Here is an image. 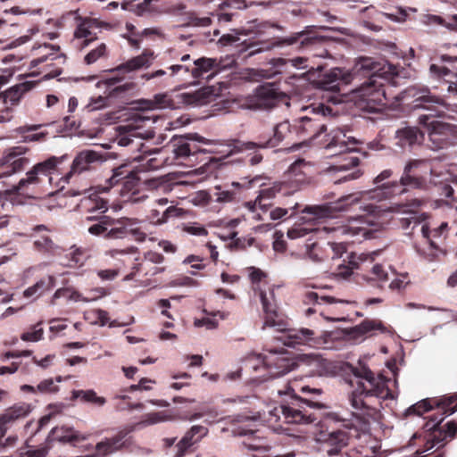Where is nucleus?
Returning <instances> with one entry per match:
<instances>
[{
	"label": "nucleus",
	"mask_w": 457,
	"mask_h": 457,
	"mask_svg": "<svg viewBox=\"0 0 457 457\" xmlns=\"http://www.w3.org/2000/svg\"><path fill=\"white\" fill-rule=\"evenodd\" d=\"M370 73L369 81L352 92L351 99L361 110L375 112L386 105V95L383 85L377 79H390L394 77L407 76L404 69L387 62H375L372 58H361L356 63L353 73Z\"/></svg>",
	"instance_id": "obj_2"
},
{
	"label": "nucleus",
	"mask_w": 457,
	"mask_h": 457,
	"mask_svg": "<svg viewBox=\"0 0 457 457\" xmlns=\"http://www.w3.org/2000/svg\"><path fill=\"white\" fill-rule=\"evenodd\" d=\"M212 145H214L216 148L211 152L220 154L221 157L219 160L256 148V144L253 142L230 141L228 143H220L212 141Z\"/></svg>",
	"instance_id": "obj_25"
},
{
	"label": "nucleus",
	"mask_w": 457,
	"mask_h": 457,
	"mask_svg": "<svg viewBox=\"0 0 457 457\" xmlns=\"http://www.w3.org/2000/svg\"><path fill=\"white\" fill-rule=\"evenodd\" d=\"M49 230L44 226L39 225L34 228V245L41 252H53L57 246L48 235Z\"/></svg>",
	"instance_id": "obj_31"
},
{
	"label": "nucleus",
	"mask_w": 457,
	"mask_h": 457,
	"mask_svg": "<svg viewBox=\"0 0 457 457\" xmlns=\"http://www.w3.org/2000/svg\"><path fill=\"white\" fill-rule=\"evenodd\" d=\"M104 23L96 19H85L77 27L74 36L77 39H83L81 46H86L89 42L95 40L99 29ZM104 26H107L104 24Z\"/></svg>",
	"instance_id": "obj_24"
},
{
	"label": "nucleus",
	"mask_w": 457,
	"mask_h": 457,
	"mask_svg": "<svg viewBox=\"0 0 457 457\" xmlns=\"http://www.w3.org/2000/svg\"><path fill=\"white\" fill-rule=\"evenodd\" d=\"M118 222L124 224L126 236L130 234L134 237L137 241H144L145 234L140 229V221L137 219L121 218L119 219Z\"/></svg>",
	"instance_id": "obj_43"
},
{
	"label": "nucleus",
	"mask_w": 457,
	"mask_h": 457,
	"mask_svg": "<svg viewBox=\"0 0 457 457\" xmlns=\"http://www.w3.org/2000/svg\"><path fill=\"white\" fill-rule=\"evenodd\" d=\"M126 166L118 167L113 170V175L109 179V185L112 187L118 183L120 179H125L124 185L120 189V195L125 201L137 203L145 198V196L137 197L136 195L138 193L137 179L133 174V170H125Z\"/></svg>",
	"instance_id": "obj_13"
},
{
	"label": "nucleus",
	"mask_w": 457,
	"mask_h": 457,
	"mask_svg": "<svg viewBox=\"0 0 457 457\" xmlns=\"http://www.w3.org/2000/svg\"><path fill=\"white\" fill-rule=\"evenodd\" d=\"M353 75L339 68H334L325 72L317 81L320 89L327 91H338L340 83L348 84L352 81Z\"/></svg>",
	"instance_id": "obj_18"
},
{
	"label": "nucleus",
	"mask_w": 457,
	"mask_h": 457,
	"mask_svg": "<svg viewBox=\"0 0 457 457\" xmlns=\"http://www.w3.org/2000/svg\"><path fill=\"white\" fill-rule=\"evenodd\" d=\"M50 436L52 440L71 443L73 441L85 440L86 436H82L79 432L75 431L72 428L56 427L52 429Z\"/></svg>",
	"instance_id": "obj_36"
},
{
	"label": "nucleus",
	"mask_w": 457,
	"mask_h": 457,
	"mask_svg": "<svg viewBox=\"0 0 457 457\" xmlns=\"http://www.w3.org/2000/svg\"><path fill=\"white\" fill-rule=\"evenodd\" d=\"M280 355V351L264 350L261 353H249L245 359V366L255 371L266 370L268 376L270 377L275 362H277Z\"/></svg>",
	"instance_id": "obj_16"
},
{
	"label": "nucleus",
	"mask_w": 457,
	"mask_h": 457,
	"mask_svg": "<svg viewBox=\"0 0 457 457\" xmlns=\"http://www.w3.org/2000/svg\"><path fill=\"white\" fill-rule=\"evenodd\" d=\"M372 275L371 279L379 282H386L388 280V270L386 266L376 263L370 270Z\"/></svg>",
	"instance_id": "obj_58"
},
{
	"label": "nucleus",
	"mask_w": 457,
	"mask_h": 457,
	"mask_svg": "<svg viewBox=\"0 0 457 457\" xmlns=\"http://www.w3.org/2000/svg\"><path fill=\"white\" fill-rule=\"evenodd\" d=\"M315 231V228L312 227H306L301 224L295 225L293 228L288 229L287 237L290 239H298L301 237H304Z\"/></svg>",
	"instance_id": "obj_52"
},
{
	"label": "nucleus",
	"mask_w": 457,
	"mask_h": 457,
	"mask_svg": "<svg viewBox=\"0 0 457 457\" xmlns=\"http://www.w3.org/2000/svg\"><path fill=\"white\" fill-rule=\"evenodd\" d=\"M160 0H124L121 8L133 12L138 16L152 15L163 12L165 6L159 4Z\"/></svg>",
	"instance_id": "obj_22"
},
{
	"label": "nucleus",
	"mask_w": 457,
	"mask_h": 457,
	"mask_svg": "<svg viewBox=\"0 0 457 457\" xmlns=\"http://www.w3.org/2000/svg\"><path fill=\"white\" fill-rule=\"evenodd\" d=\"M320 440L324 441L331 446H335V450L332 449L328 451L329 454H332L334 452L337 451V448H341L347 444V437L342 431H334L328 435H324L323 438H320Z\"/></svg>",
	"instance_id": "obj_46"
},
{
	"label": "nucleus",
	"mask_w": 457,
	"mask_h": 457,
	"mask_svg": "<svg viewBox=\"0 0 457 457\" xmlns=\"http://www.w3.org/2000/svg\"><path fill=\"white\" fill-rule=\"evenodd\" d=\"M193 68L191 70V79H198L204 73H207L216 67H218L219 62L216 59L213 58H205L202 57L193 62Z\"/></svg>",
	"instance_id": "obj_40"
},
{
	"label": "nucleus",
	"mask_w": 457,
	"mask_h": 457,
	"mask_svg": "<svg viewBox=\"0 0 457 457\" xmlns=\"http://www.w3.org/2000/svg\"><path fill=\"white\" fill-rule=\"evenodd\" d=\"M175 419V415L171 411H162L149 412L143 416L141 421L135 425L136 427L142 428L151 425H155L166 421H170Z\"/></svg>",
	"instance_id": "obj_38"
},
{
	"label": "nucleus",
	"mask_w": 457,
	"mask_h": 457,
	"mask_svg": "<svg viewBox=\"0 0 457 457\" xmlns=\"http://www.w3.org/2000/svg\"><path fill=\"white\" fill-rule=\"evenodd\" d=\"M108 99L105 96H98L96 97H91L85 106V109L87 112H94L97 110H101L107 105Z\"/></svg>",
	"instance_id": "obj_61"
},
{
	"label": "nucleus",
	"mask_w": 457,
	"mask_h": 457,
	"mask_svg": "<svg viewBox=\"0 0 457 457\" xmlns=\"http://www.w3.org/2000/svg\"><path fill=\"white\" fill-rule=\"evenodd\" d=\"M111 223L107 233L105 234L106 238L110 239H118V238H123L126 237L124 224L121 222H118V220L112 219L111 218Z\"/></svg>",
	"instance_id": "obj_51"
},
{
	"label": "nucleus",
	"mask_w": 457,
	"mask_h": 457,
	"mask_svg": "<svg viewBox=\"0 0 457 457\" xmlns=\"http://www.w3.org/2000/svg\"><path fill=\"white\" fill-rule=\"evenodd\" d=\"M326 149L332 152L333 154H340L345 152L356 150V145L360 141L353 137H348L341 129H334L327 136Z\"/></svg>",
	"instance_id": "obj_15"
},
{
	"label": "nucleus",
	"mask_w": 457,
	"mask_h": 457,
	"mask_svg": "<svg viewBox=\"0 0 457 457\" xmlns=\"http://www.w3.org/2000/svg\"><path fill=\"white\" fill-rule=\"evenodd\" d=\"M110 217H104L98 223L92 225L88 228V232L94 236H102L105 237L107 230L112 225Z\"/></svg>",
	"instance_id": "obj_57"
},
{
	"label": "nucleus",
	"mask_w": 457,
	"mask_h": 457,
	"mask_svg": "<svg viewBox=\"0 0 457 457\" xmlns=\"http://www.w3.org/2000/svg\"><path fill=\"white\" fill-rule=\"evenodd\" d=\"M295 365L296 364L294 360L287 356L286 351L282 350L280 351V355L277 362H275V367H273L269 378H272L282 376L294 370Z\"/></svg>",
	"instance_id": "obj_41"
},
{
	"label": "nucleus",
	"mask_w": 457,
	"mask_h": 457,
	"mask_svg": "<svg viewBox=\"0 0 457 457\" xmlns=\"http://www.w3.org/2000/svg\"><path fill=\"white\" fill-rule=\"evenodd\" d=\"M65 160L66 155L59 157L51 156L43 162L36 163L25 173V176L20 179L17 185H13L5 190V194L8 195H21L32 197L31 193L34 187L40 184V176L47 177L49 184L53 185L54 177L61 175V165Z\"/></svg>",
	"instance_id": "obj_5"
},
{
	"label": "nucleus",
	"mask_w": 457,
	"mask_h": 457,
	"mask_svg": "<svg viewBox=\"0 0 457 457\" xmlns=\"http://www.w3.org/2000/svg\"><path fill=\"white\" fill-rule=\"evenodd\" d=\"M314 393L317 395L321 394V390L319 388H311L309 386H302L297 379L290 380L287 384V389L285 391L278 390V394L279 395H291L292 397L296 399V393Z\"/></svg>",
	"instance_id": "obj_42"
},
{
	"label": "nucleus",
	"mask_w": 457,
	"mask_h": 457,
	"mask_svg": "<svg viewBox=\"0 0 457 457\" xmlns=\"http://www.w3.org/2000/svg\"><path fill=\"white\" fill-rule=\"evenodd\" d=\"M181 210L177 209L173 206L168 207L162 212H159L156 209H152L150 214L148 215V219L151 223L162 224L166 222L169 217L179 216Z\"/></svg>",
	"instance_id": "obj_44"
},
{
	"label": "nucleus",
	"mask_w": 457,
	"mask_h": 457,
	"mask_svg": "<svg viewBox=\"0 0 457 457\" xmlns=\"http://www.w3.org/2000/svg\"><path fill=\"white\" fill-rule=\"evenodd\" d=\"M391 175L390 170H385L374 179V183L378 185L377 188L344 195L335 203L307 206L303 212L312 214L313 218L321 219L331 216L333 212H349L358 205L359 210L362 212L361 215L353 217L345 224L337 227H324L323 230L345 240L375 238L377 234L384 229V219L387 213H413V209L421 205V201L417 199L408 204H393L389 207L365 203L366 200L381 201L393 195H402L406 191L400 181L381 184Z\"/></svg>",
	"instance_id": "obj_1"
},
{
	"label": "nucleus",
	"mask_w": 457,
	"mask_h": 457,
	"mask_svg": "<svg viewBox=\"0 0 457 457\" xmlns=\"http://www.w3.org/2000/svg\"><path fill=\"white\" fill-rule=\"evenodd\" d=\"M97 153L92 150L80 152L74 159L70 172L60 177L55 183V187L62 189L68 183L71 175L74 172H82L88 170L89 165L99 160Z\"/></svg>",
	"instance_id": "obj_17"
},
{
	"label": "nucleus",
	"mask_w": 457,
	"mask_h": 457,
	"mask_svg": "<svg viewBox=\"0 0 457 457\" xmlns=\"http://www.w3.org/2000/svg\"><path fill=\"white\" fill-rule=\"evenodd\" d=\"M28 151L29 148L22 145L5 150L0 157V179L22 171L30 162L29 159L24 156Z\"/></svg>",
	"instance_id": "obj_11"
},
{
	"label": "nucleus",
	"mask_w": 457,
	"mask_h": 457,
	"mask_svg": "<svg viewBox=\"0 0 457 457\" xmlns=\"http://www.w3.org/2000/svg\"><path fill=\"white\" fill-rule=\"evenodd\" d=\"M422 137V132L414 127H404L395 132L396 144L400 146L413 145Z\"/></svg>",
	"instance_id": "obj_37"
},
{
	"label": "nucleus",
	"mask_w": 457,
	"mask_h": 457,
	"mask_svg": "<svg viewBox=\"0 0 457 457\" xmlns=\"http://www.w3.org/2000/svg\"><path fill=\"white\" fill-rule=\"evenodd\" d=\"M182 230L189 235L197 237H205L208 234L206 228L198 223L184 224Z\"/></svg>",
	"instance_id": "obj_62"
},
{
	"label": "nucleus",
	"mask_w": 457,
	"mask_h": 457,
	"mask_svg": "<svg viewBox=\"0 0 457 457\" xmlns=\"http://www.w3.org/2000/svg\"><path fill=\"white\" fill-rule=\"evenodd\" d=\"M406 94L414 98L413 108H422L430 110L433 104H444V101L435 96H432L429 90L426 87L422 88H410Z\"/></svg>",
	"instance_id": "obj_27"
},
{
	"label": "nucleus",
	"mask_w": 457,
	"mask_h": 457,
	"mask_svg": "<svg viewBox=\"0 0 457 457\" xmlns=\"http://www.w3.org/2000/svg\"><path fill=\"white\" fill-rule=\"evenodd\" d=\"M74 399L79 398L84 403H91L96 406H103L106 400L104 397L98 396L94 390H74L72 392Z\"/></svg>",
	"instance_id": "obj_45"
},
{
	"label": "nucleus",
	"mask_w": 457,
	"mask_h": 457,
	"mask_svg": "<svg viewBox=\"0 0 457 457\" xmlns=\"http://www.w3.org/2000/svg\"><path fill=\"white\" fill-rule=\"evenodd\" d=\"M112 187V185L106 187H91L84 191L86 196L82 199L81 204L89 213H104L108 210L107 202L98 196V194L105 192Z\"/></svg>",
	"instance_id": "obj_21"
},
{
	"label": "nucleus",
	"mask_w": 457,
	"mask_h": 457,
	"mask_svg": "<svg viewBox=\"0 0 457 457\" xmlns=\"http://www.w3.org/2000/svg\"><path fill=\"white\" fill-rule=\"evenodd\" d=\"M301 361L310 367L313 375L327 376L330 373L329 363L318 355H306L301 358Z\"/></svg>",
	"instance_id": "obj_35"
},
{
	"label": "nucleus",
	"mask_w": 457,
	"mask_h": 457,
	"mask_svg": "<svg viewBox=\"0 0 457 457\" xmlns=\"http://www.w3.org/2000/svg\"><path fill=\"white\" fill-rule=\"evenodd\" d=\"M433 170L429 162L426 160H411L404 167L400 179L403 188H422L427 184V176L432 175Z\"/></svg>",
	"instance_id": "obj_10"
},
{
	"label": "nucleus",
	"mask_w": 457,
	"mask_h": 457,
	"mask_svg": "<svg viewBox=\"0 0 457 457\" xmlns=\"http://www.w3.org/2000/svg\"><path fill=\"white\" fill-rule=\"evenodd\" d=\"M107 48L104 43H100L92 49L86 56L85 62L88 65L95 63L101 57L106 55Z\"/></svg>",
	"instance_id": "obj_53"
},
{
	"label": "nucleus",
	"mask_w": 457,
	"mask_h": 457,
	"mask_svg": "<svg viewBox=\"0 0 457 457\" xmlns=\"http://www.w3.org/2000/svg\"><path fill=\"white\" fill-rule=\"evenodd\" d=\"M291 125L287 121H283L275 126L273 137L266 142L255 143L256 147H274L282 142L290 133Z\"/></svg>",
	"instance_id": "obj_34"
},
{
	"label": "nucleus",
	"mask_w": 457,
	"mask_h": 457,
	"mask_svg": "<svg viewBox=\"0 0 457 457\" xmlns=\"http://www.w3.org/2000/svg\"><path fill=\"white\" fill-rule=\"evenodd\" d=\"M154 59L153 52H144L142 54L137 55L125 63L117 67V71L122 73H129L143 67H148Z\"/></svg>",
	"instance_id": "obj_32"
},
{
	"label": "nucleus",
	"mask_w": 457,
	"mask_h": 457,
	"mask_svg": "<svg viewBox=\"0 0 457 457\" xmlns=\"http://www.w3.org/2000/svg\"><path fill=\"white\" fill-rule=\"evenodd\" d=\"M122 445L123 442H121V438L120 436H116L112 439H107L105 441L98 443L96 445V450L98 453L106 455L118 450Z\"/></svg>",
	"instance_id": "obj_48"
},
{
	"label": "nucleus",
	"mask_w": 457,
	"mask_h": 457,
	"mask_svg": "<svg viewBox=\"0 0 457 457\" xmlns=\"http://www.w3.org/2000/svg\"><path fill=\"white\" fill-rule=\"evenodd\" d=\"M33 409L34 406L29 403H19L13 404L0 415V427L13 424L18 420L27 418Z\"/></svg>",
	"instance_id": "obj_23"
},
{
	"label": "nucleus",
	"mask_w": 457,
	"mask_h": 457,
	"mask_svg": "<svg viewBox=\"0 0 457 457\" xmlns=\"http://www.w3.org/2000/svg\"><path fill=\"white\" fill-rule=\"evenodd\" d=\"M281 191L279 183H273L271 186L262 188L254 202H246L245 206L251 212H254L257 208L266 210L269 204L266 203L273 199Z\"/></svg>",
	"instance_id": "obj_28"
},
{
	"label": "nucleus",
	"mask_w": 457,
	"mask_h": 457,
	"mask_svg": "<svg viewBox=\"0 0 457 457\" xmlns=\"http://www.w3.org/2000/svg\"><path fill=\"white\" fill-rule=\"evenodd\" d=\"M191 67L188 64L175 63L168 68L169 75L171 78H176L179 80H184L191 78Z\"/></svg>",
	"instance_id": "obj_49"
},
{
	"label": "nucleus",
	"mask_w": 457,
	"mask_h": 457,
	"mask_svg": "<svg viewBox=\"0 0 457 457\" xmlns=\"http://www.w3.org/2000/svg\"><path fill=\"white\" fill-rule=\"evenodd\" d=\"M151 120L150 117L144 112H135L132 114L129 122L119 127L120 135L117 138L118 145L120 146H129L143 152V154L133 157L135 161L145 162L142 164V171L154 170L166 166L172 165V159L167 154L165 150L154 149L153 152L142 142L143 134L140 132L145 122ZM144 134V137H151L153 135L150 130Z\"/></svg>",
	"instance_id": "obj_4"
},
{
	"label": "nucleus",
	"mask_w": 457,
	"mask_h": 457,
	"mask_svg": "<svg viewBox=\"0 0 457 457\" xmlns=\"http://www.w3.org/2000/svg\"><path fill=\"white\" fill-rule=\"evenodd\" d=\"M250 270V278L252 282L256 285L253 289L259 291V295L264 312L263 326L275 328L278 330H283L285 328V322L283 318L278 312L273 289L269 287L268 291H266L258 286V283L265 278V274L259 269L251 268Z\"/></svg>",
	"instance_id": "obj_8"
},
{
	"label": "nucleus",
	"mask_w": 457,
	"mask_h": 457,
	"mask_svg": "<svg viewBox=\"0 0 457 457\" xmlns=\"http://www.w3.org/2000/svg\"><path fill=\"white\" fill-rule=\"evenodd\" d=\"M58 298H64L70 303H88V299L86 298L85 295L72 287L57 289L53 295L51 303L55 304V300Z\"/></svg>",
	"instance_id": "obj_39"
},
{
	"label": "nucleus",
	"mask_w": 457,
	"mask_h": 457,
	"mask_svg": "<svg viewBox=\"0 0 457 457\" xmlns=\"http://www.w3.org/2000/svg\"><path fill=\"white\" fill-rule=\"evenodd\" d=\"M294 130L297 131L300 137H308V142L316 139L321 133L326 130V126L321 124L320 120L309 117H303L295 121ZM307 140L303 139V142L295 144L291 147L295 151L299 149L302 145H306Z\"/></svg>",
	"instance_id": "obj_14"
},
{
	"label": "nucleus",
	"mask_w": 457,
	"mask_h": 457,
	"mask_svg": "<svg viewBox=\"0 0 457 457\" xmlns=\"http://www.w3.org/2000/svg\"><path fill=\"white\" fill-rule=\"evenodd\" d=\"M205 93L204 91H197L193 94L182 93L179 98L186 104L201 105L205 103L204 100Z\"/></svg>",
	"instance_id": "obj_54"
},
{
	"label": "nucleus",
	"mask_w": 457,
	"mask_h": 457,
	"mask_svg": "<svg viewBox=\"0 0 457 457\" xmlns=\"http://www.w3.org/2000/svg\"><path fill=\"white\" fill-rule=\"evenodd\" d=\"M56 37V33L54 32L40 34L39 29L34 27L29 29L24 35L12 40L10 43L0 39V50L15 48L34 40L35 43L31 52L37 57L31 61L30 64L32 67H36L37 64L46 62L48 58L53 59V56L57 54L60 47L47 42L54 39Z\"/></svg>",
	"instance_id": "obj_6"
},
{
	"label": "nucleus",
	"mask_w": 457,
	"mask_h": 457,
	"mask_svg": "<svg viewBox=\"0 0 457 457\" xmlns=\"http://www.w3.org/2000/svg\"><path fill=\"white\" fill-rule=\"evenodd\" d=\"M70 256V266L71 267H80L86 262V255L80 248L71 247L69 253Z\"/></svg>",
	"instance_id": "obj_59"
},
{
	"label": "nucleus",
	"mask_w": 457,
	"mask_h": 457,
	"mask_svg": "<svg viewBox=\"0 0 457 457\" xmlns=\"http://www.w3.org/2000/svg\"><path fill=\"white\" fill-rule=\"evenodd\" d=\"M330 337L331 333L328 331L316 335L313 330L303 328L291 331L288 334L287 340L285 341V345L291 347L297 345H308L313 348L326 347L329 343Z\"/></svg>",
	"instance_id": "obj_12"
},
{
	"label": "nucleus",
	"mask_w": 457,
	"mask_h": 457,
	"mask_svg": "<svg viewBox=\"0 0 457 457\" xmlns=\"http://www.w3.org/2000/svg\"><path fill=\"white\" fill-rule=\"evenodd\" d=\"M217 317H219L220 320H224L226 319L227 315L220 312L208 313L202 319H195L194 321V326L195 328L204 327L206 329H214L219 325Z\"/></svg>",
	"instance_id": "obj_47"
},
{
	"label": "nucleus",
	"mask_w": 457,
	"mask_h": 457,
	"mask_svg": "<svg viewBox=\"0 0 457 457\" xmlns=\"http://www.w3.org/2000/svg\"><path fill=\"white\" fill-rule=\"evenodd\" d=\"M311 403L304 401L301 398H296L294 402L287 405H280L268 410L267 413L258 412L257 417L248 418L243 417L242 420L254 421L256 420H262L270 424L277 422L280 419V415L285 422L289 424H310L316 420L314 416L309 412L307 406Z\"/></svg>",
	"instance_id": "obj_7"
},
{
	"label": "nucleus",
	"mask_w": 457,
	"mask_h": 457,
	"mask_svg": "<svg viewBox=\"0 0 457 457\" xmlns=\"http://www.w3.org/2000/svg\"><path fill=\"white\" fill-rule=\"evenodd\" d=\"M172 106L173 104L167 94H158L154 96V100L148 104L147 109H162Z\"/></svg>",
	"instance_id": "obj_55"
},
{
	"label": "nucleus",
	"mask_w": 457,
	"mask_h": 457,
	"mask_svg": "<svg viewBox=\"0 0 457 457\" xmlns=\"http://www.w3.org/2000/svg\"><path fill=\"white\" fill-rule=\"evenodd\" d=\"M37 389L40 394H54L59 391V386L53 378H46L37 386Z\"/></svg>",
	"instance_id": "obj_60"
},
{
	"label": "nucleus",
	"mask_w": 457,
	"mask_h": 457,
	"mask_svg": "<svg viewBox=\"0 0 457 457\" xmlns=\"http://www.w3.org/2000/svg\"><path fill=\"white\" fill-rule=\"evenodd\" d=\"M444 255H445V252L439 248L433 239H429L428 248L424 253L425 258L428 262H435L439 260V258Z\"/></svg>",
	"instance_id": "obj_56"
},
{
	"label": "nucleus",
	"mask_w": 457,
	"mask_h": 457,
	"mask_svg": "<svg viewBox=\"0 0 457 457\" xmlns=\"http://www.w3.org/2000/svg\"><path fill=\"white\" fill-rule=\"evenodd\" d=\"M169 147L170 148V154L169 156L172 159V165L176 164V161L179 159H185L196 153L206 152V150L201 149L195 144L188 142L185 136L173 137L170 141Z\"/></svg>",
	"instance_id": "obj_20"
},
{
	"label": "nucleus",
	"mask_w": 457,
	"mask_h": 457,
	"mask_svg": "<svg viewBox=\"0 0 457 457\" xmlns=\"http://www.w3.org/2000/svg\"><path fill=\"white\" fill-rule=\"evenodd\" d=\"M411 283L407 273L398 274L389 284V288L392 290H402L407 287Z\"/></svg>",
	"instance_id": "obj_63"
},
{
	"label": "nucleus",
	"mask_w": 457,
	"mask_h": 457,
	"mask_svg": "<svg viewBox=\"0 0 457 457\" xmlns=\"http://www.w3.org/2000/svg\"><path fill=\"white\" fill-rule=\"evenodd\" d=\"M207 434V428L203 426H193L177 444L176 457H182L189 447L198 443L203 437L206 436Z\"/></svg>",
	"instance_id": "obj_26"
},
{
	"label": "nucleus",
	"mask_w": 457,
	"mask_h": 457,
	"mask_svg": "<svg viewBox=\"0 0 457 457\" xmlns=\"http://www.w3.org/2000/svg\"><path fill=\"white\" fill-rule=\"evenodd\" d=\"M34 84L31 81H25L17 84L4 92L0 94V99L6 106L11 108L19 104L22 96L33 87Z\"/></svg>",
	"instance_id": "obj_29"
},
{
	"label": "nucleus",
	"mask_w": 457,
	"mask_h": 457,
	"mask_svg": "<svg viewBox=\"0 0 457 457\" xmlns=\"http://www.w3.org/2000/svg\"><path fill=\"white\" fill-rule=\"evenodd\" d=\"M44 329L40 324L30 327L27 331L21 335V339L24 342H38L43 338Z\"/></svg>",
	"instance_id": "obj_50"
},
{
	"label": "nucleus",
	"mask_w": 457,
	"mask_h": 457,
	"mask_svg": "<svg viewBox=\"0 0 457 457\" xmlns=\"http://www.w3.org/2000/svg\"><path fill=\"white\" fill-rule=\"evenodd\" d=\"M352 372L357 378L352 382L354 389L350 395V403L353 408V416L361 422V429L366 430L370 420L375 417L376 408L370 406V398L375 396L387 399L391 393L383 376H374L364 365L353 367Z\"/></svg>",
	"instance_id": "obj_3"
},
{
	"label": "nucleus",
	"mask_w": 457,
	"mask_h": 457,
	"mask_svg": "<svg viewBox=\"0 0 457 457\" xmlns=\"http://www.w3.org/2000/svg\"><path fill=\"white\" fill-rule=\"evenodd\" d=\"M55 285V278L53 276H47L41 278L32 287H28L23 292L24 297L29 299L30 301H34L42 295L46 291L52 289Z\"/></svg>",
	"instance_id": "obj_33"
},
{
	"label": "nucleus",
	"mask_w": 457,
	"mask_h": 457,
	"mask_svg": "<svg viewBox=\"0 0 457 457\" xmlns=\"http://www.w3.org/2000/svg\"><path fill=\"white\" fill-rule=\"evenodd\" d=\"M419 120L420 124L428 128L429 139L435 148L446 146L457 136V127L453 125L435 120L428 115H422Z\"/></svg>",
	"instance_id": "obj_9"
},
{
	"label": "nucleus",
	"mask_w": 457,
	"mask_h": 457,
	"mask_svg": "<svg viewBox=\"0 0 457 457\" xmlns=\"http://www.w3.org/2000/svg\"><path fill=\"white\" fill-rule=\"evenodd\" d=\"M310 168V165L303 160H297L287 170L288 183L295 186L308 183V173Z\"/></svg>",
	"instance_id": "obj_30"
},
{
	"label": "nucleus",
	"mask_w": 457,
	"mask_h": 457,
	"mask_svg": "<svg viewBox=\"0 0 457 457\" xmlns=\"http://www.w3.org/2000/svg\"><path fill=\"white\" fill-rule=\"evenodd\" d=\"M349 334L353 338L362 337L364 336H376L378 334H385L392 336L394 330L391 327L386 326L379 320H362L360 324L352 328Z\"/></svg>",
	"instance_id": "obj_19"
},
{
	"label": "nucleus",
	"mask_w": 457,
	"mask_h": 457,
	"mask_svg": "<svg viewBox=\"0 0 457 457\" xmlns=\"http://www.w3.org/2000/svg\"><path fill=\"white\" fill-rule=\"evenodd\" d=\"M442 409L446 415H451L457 411V396H451L440 403Z\"/></svg>",
	"instance_id": "obj_64"
}]
</instances>
